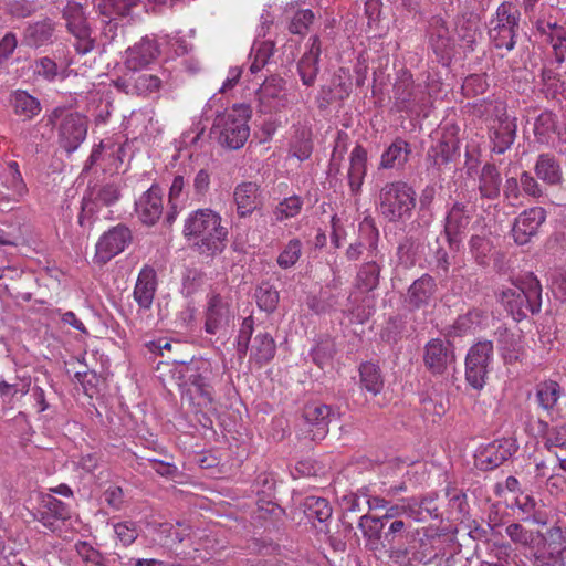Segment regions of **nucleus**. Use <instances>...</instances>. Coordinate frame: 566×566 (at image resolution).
<instances>
[{
  "mask_svg": "<svg viewBox=\"0 0 566 566\" xmlns=\"http://www.w3.org/2000/svg\"><path fill=\"white\" fill-rule=\"evenodd\" d=\"M386 524L378 517L369 514L360 516L358 522V528L361 531L364 538L366 539V546L370 551H377L380 546H385V542L381 541L382 531Z\"/></svg>",
  "mask_w": 566,
  "mask_h": 566,
  "instance_id": "nucleus-39",
  "label": "nucleus"
},
{
  "mask_svg": "<svg viewBox=\"0 0 566 566\" xmlns=\"http://www.w3.org/2000/svg\"><path fill=\"white\" fill-rule=\"evenodd\" d=\"M410 154V144L401 137H396L381 154L379 168H402L409 160Z\"/></svg>",
  "mask_w": 566,
  "mask_h": 566,
  "instance_id": "nucleus-37",
  "label": "nucleus"
},
{
  "mask_svg": "<svg viewBox=\"0 0 566 566\" xmlns=\"http://www.w3.org/2000/svg\"><path fill=\"white\" fill-rule=\"evenodd\" d=\"M182 234L200 255L214 258L227 245L228 230L220 213L210 208L192 211L185 220Z\"/></svg>",
  "mask_w": 566,
  "mask_h": 566,
  "instance_id": "nucleus-1",
  "label": "nucleus"
},
{
  "mask_svg": "<svg viewBox=\"0 0 566 566\" xmlns=\"http://www.w3.org/2000/svg\"><path fill=\"white\" fill-rule=\"evenodd\" d=\"M114 532L124 546H129L138 537L137 527L134 522L126 521L116 523L114 525Z\"/></svg>",
  "mask_w": 566,
  "mask_h": 566,
  "instance_id": "nucleus-63",
  "label": "nucleus"
},
{
  "mask_svg": "<svg viewBox=\"0 0 566 566\" xmlns=\"http://www.w3.org/2000/svg\"><path fill=\"white\" fill-rule=\"evenodd\" d=\"M339 413L328 405L310 403L303 411V419L313 441L322 440L328 432V424Z\"/></svg>",
  "mask_w": 566,
  "mask_h": 566,
  "instance_id": "nucleus-22",
  "label": "nucleus"
},
{
  "mask_svg": "<svg viewBox=\"0 0 566 566\" xmlns=\"http://www.w3.org/2000/svg\"><path fill=\"white\" fill-rule=\"evenodd\" d=\"M120 198V190L116 184H105L90 188L81 201L78 224L91 228L102 207H111Z\"/></svg>",
  "mask_w": 566,
  "mask_h": 566,
  "instance_id": "nucleus-12",
  "label": "nucleus"
},
{
  "mask_svg": "<svg viewBox=\"0 0 566 566\" xmlns=\"http://www.w3.org/2000/svg\"><path fill=\"white\" fill-rule=\"evenodd\" d=\"M75 551L84 563H90L92 566H108L103 554L86 541L77 542Z\"/></svg>",
  "mask_w": 566,
  "mask_h": 566,
  "instance_id": "nucleus-59",
  "label": "nucleus"
},
{
  "mask_svg": "<svg viewBox=\"0 0 566 566\" xmlns=\"http://www.w3.org/2000/svg\"><path fill=\"white\" fill-rule=\"evenodd\" d=\"M335 345L329 339L321 340L312 349L311 356L313 361L319 367L324 368L328 365L335 355Z\"/></svg>",
  "mask_w": 566,
  "mask_h": 566,
  "instance_id": "nucleus-60",
  "label": "nucleus"
},
{
  "mask_svg": "<svg viewBox=\"0 0 566 566\" xmlns=\"http://www.w3.org/2000/svg\"><path fill=\"white\" fill-rule=\"evenodd\" d=\"M450 513L454 520H463L469 514V504L467 494L453 486L446 489Z\"/></svg>",
  "mask_w": 566,
  "mask_h": 566,
  "instance_id": "nucleus-56",
  "label": "nucleus"
},
{
  "mask_svg": "<svg viewBox=\"0 0 566 566\" xmlns=\"http://www.w3.org/2000/svg\"><path fill=\"white\" fill-rule=\"evenodd\" d=\"M547 211L545 208L534 206L522 211L515 219L511 229L514 242L518 245L527 244L535 238L545 223Z\"/></svg>",
  "mask_w": 566,
  "mask_h": 566,
  "instance_id": "nucleus-17",
  "label": "nucleus"
},
{
  "mask_svg": "<svg viewBox=\"0 0 566 566\" xmlns=\"http://www.w3.org/2000/svg\"><path fill=\"white\" fill-rule=\"evenodd\" d=\"M428 43L439 63L449 65L454 53V40L446 21L440 17H432L427 30Z\"/></svg>",
  "mask_w": 566,
  "mask_h": 566,
  "instance_id": "nucleus-19",
  "label": "nucleus"
},
{
  "mask_svg": "<svg viewBox=\"0 0 566 566\" xmlns=\"http://www.w3.org/2000/svg\"><path fill=\"white\" fill-rule=\"evenodd\" d=\"M484 318L485 313L482 310L472 308L468 311L465 314L460 315L452 325L454 335L462 336L474 331L482 324Z\"/></svg>",
  "mask_w": 566,
  "mask_h": 566,
  "instance_id": "nucleus-54",
  "label": "nucleus"
},
{
  "mask_svg": "<svg viewBox=\"0 0 566 566\" xmlns=\"http://www.w3.org/2000/svg\"><path fill=\"white\" fill-rule=\"evenodd\" d=\"M261 112H279L286 107L289 99L285 93V81L279 76L268 77L256 92Z\"/></svg>",
  "mask_w": 566,
  "mask_h": 566,
  "instance_id": "nucleus-25",
  "label": "nucleus"
},
{
  "mask_svg": "<svg viewBox=\"0 0 566 566\" xmlns=\"http://www.w3.org/2000/svg\"><path fill=\"white\" fill-rule=\"evenodd\" d=\"M420 239L411 233H407L398 243L397 259L399 264L410 268L417 262L420 252Z\"/></svg>",
  "mask_w": 566,
  "mask_h": 566,
  "instance_id": "nucleus-48",
  "label": "nucleus"
},
{
  "mask_svg": "<svg viewBox=\"0 0 566 566\" xmlns=\"http://www.w3.org/2000/svg\"><path fill=\"white\" fill-rule=\"evenodd\" d=\"M378 240L379 232L376 228H373V238L369 242V252L374 256L373 260L364 262L355 276V287L364 293L375 291L379 285L380 273L382 270L381 260L384 255L378 258Z\"/></svg>",
  "mask_w": 566,
  "mask_h": 566,
  "instance_id": "nucleus-20",
  "label": "nucleus"
},
{
  "mask_svg": "<svg viewBox=\"0 0 566 566\" xmlns=\"http://www.w3.org/2000/svg\"><path fill=\"white\" fill-rule=\"evenodd\" d=\"M321 41L317 35L310 38V48L297 63L303 85L313 86L319 72Z\"/></svg>",
  "mask_w": 566,
  "mask_h": 566,
  "instance_id": "nucleus-32",
  "label": "nucleus"
},
{
  "mask_svg": "<svg viewBox=\"0 0 566 566\" xmlns=\"http://www.w3.org/2000/svg\"><path fill=\"white\" fill-rule=\"evenodd\" d=\"M535 29L543 42L551 46L554 61L562 65L566 61V22L538 20Z\"/></svg>",
  "mask_w": 566,
  "mask_h": 566,
  "instance_id": "nucleus-26",
  "label": "nucleus"
},
{
  "mask_svg": "<svg viewBox=\"0 0 566 566\" xmlns=\"http://www.w3.org/2000/svg\"><path fill=\"white\" fill-rule=\"evenodd\" d=\"M560 386L554 380H546L537 385L536 399L541 408L551 411L560 397Z\"/></svg>",
  "mask_w": 566,
  "mask_h": 566,
  "instance_id": "nucleus-53",
  "label": "nucleus"
},
{
  "mask_svg": "<svg viewBox=\"0 0 566 566\" xmlns=\"http://www.w3.org/2000/svg\"><path fill=\"white\" fill-rule=\"evenodd\" d=\"M138 219L146 226L155 224L163 214V193L158 185H153L135 202Z\"/></svg>",
  "mask_w": 566,
  "mask_h": 566,
  "instance_id": "nucleus-29",
  "label": "nucleus"
},
{
  "mask_svg": "<svg viewBox=\"0 0 566 566\" xmlns=\"http://www.w3.org/2000/svg\"><path fill=\"white\" fill-rule=\"evenodd\" d=\"M11 104L15 114L31 119L41 111V104L38 98L30 95L25 91H17L11 97Z\"/></svg>",
  "mask_w": 566,
  "mask_h": 566,
  "instance_id": "nucleus-50",
  "label": "nucleus"
},
{
  "mask_svg": "<svg viewBox=\"0 0 566 566\" xmlns=\"http://www.w3.org/2000/svg\"><path fill=\"white\" fill-rule=\"evenodd\" d=\"M34 517L50 532L55 533L61 530L60 523L71 518V510L66 503L46 494L42 497Z\"/></svg>",
  "mask_w": 566,
  "mask_h": 566,
  "instance_id": "nucleus-24",
  "label": "nucleus"
},
{
  "mask_svg": "<svg viewBox=\"0 0 566 566\" xmlns=\"http://www.w3.org/2000/svg\"><path fill=\"white\" fill-rule=\"evenodd\" d=\"M436 290L434 279L429 274H423L409 286L406 302L411 308L419 310L430 303Z\"/></svg>",
  "mask_w": 566,
  "mask_h": 566,
  "instance_id": "nucleus-34",
  "label": "nucleus"
},
{
  "mask_svg": "<svg viewBox=\"0 0 566 566\" xmlns=\"http://www.w3.org/2000/svg\"><path fill=\"white\" fill-rule=\"evenodd\" d=\"M422 359L433 376L443 375L455 363L454 346L449 340L432 338L424 345Z\"/></svg>",
  "mask_w": 566,
  "mask_h": 566,
  "instance_id": "nucleus-18",
  "label": "nucleus"
},
{
  "mask_svg": "<svg viewBox=\"0 0 566 566\" xmlns=\"http://www.w3.org/2000/svg\"><path fill=\"white\" fill-rule=\"evenodd\" d=\"M367 174V151L361 145H356L349 155L347 182L350 195L357 197L361 192V186Z\"/></svg>",
  "mask_w": 566,
  "mask_h": 566,
  "instance_id": "nucleus-31",
  "label": "nucleus"
},
{
  "mask_svg": "<svg viewBox=\"0 0 566 566\" xmlns=\"http://www.w3.org/2000/svg\"><path fill=\"white\" fill-rule=\"evenodd\" d=\"M31 70L35 80L46 83L64 81L69 76L67 65L60 67L57 63L49 56L35 59L31 64Z\"/></svg>",
  "mask_w": 566,
  "mask_h": 566,
  "instance_id": "nucleus-38",
  "label": "nucleus"
},
{
  "mask_svg": "<svg viewBox=\"0 0 566 566\" xmlns=\"http://www.w3.org/2000/svg\"><path fill=\"white\" fill-rule=\"evenodd\" d=\"M534 172L536 178L547 186L557 187L564 181L560 161L552 153H542L537 156Z\"/></svg>",
  "mask_w": 566,
  "mask_h": 566,
  "instance_id": "nucleus-33",
  "label": "nucleus"
},
{
  "mask_svg": "<svg viewBox=\"0 0 566 566\" xmlns=\"http://www.w3.org/2000/svg\"><path fill=\"white\" fill-rule=\"evenodd\" d=\"M0 191L6 202H19L27 195L28 188L15 161L9 163L0 175Z\"/></svg>",
  "mask_w": 566,
  "mask_h": 566,
  "instance_id": "nucleus-30",
  "label": "nucleus"
},
{
  "mask_svg": "<svg viewBox=\"0 0 566 566\" xmlns=\"http://www.w3.org/2000/svg\"><path fill=\"white\" fill-rule=\"evenodd\" d=\"M303 205V198L297 195L282 199L272 210L274 221L281 223L297 217L302 211Z\"/></svg>",
  "mask_w": 566,
  "mask_h": 566,
  "instance_id": "nucleus-52",
  "label": "nucleus"
},
{
  "mask_svg": "<svg viewBox=\"0 0 566 566\" xmlns=\"http://www.w3.org/2000/svg\"><path fill=\"white\" fill-rule=\"evenodd\" d=\"M417 193L412 186L403 180L386 182L379 190L377 211L390 223L407 222L416 208Z\"/></svg>",
  "mask_w": 566,
  "mask_h": 566,
  "instance_id": "nucleus-3",
  "label": "nucleus"
},
{
  "mask_svg": "<svg viewBox=\"0 0 566 566\" xmlns=\"http://www.w3.org/2000/svg\"><path fill=\"white\" fill-rule=\"evenodd\" d=\"M304 513L310 520H316L321 524H324L332 517L333 509L329 502L319 496H307L303 503Z\"/></svg>",
  "mask_w": 566,
  "mask_h": 566,
  "instance_id": "nucleus-49",
  "label": "nucleus"
},
{
  "mask_svg": "<svg viewBox=\"0 0 566 566\" xmlns=\"http://www.w3.org/2000/svg\"><path fill=\"white\" fill-rule=\"evenodd\" d=\"M517 450L515 439H496L479 448L475 454V467L481 471H492L513 457Z\"/></svg>",
  "mask_w": 566,
  "mask_h": 566,
  "instance_id": "nucleus-15",
  "label": "nucleus"
},
{
  "mask_svg": "<svg viewBox=\"0 0 566 566\" xmlns=\"http://www.w3.org/2000/svg\"><path fill=\"white\" fill-rule=\"evenodd\" d=\"M61 13L67 32L75 38V51L82 55L92 52L95 39L88 21L87 1L66 0Z\"/></svg>",
  "mask_w": 566,
  "mask_h": 566,
  "instance_id": "nucleus-7",
  "label": "nucleus"
},
{
  "mask_svg": "<svg viewBox=\"0 0 566 566\" xmlns=\"http://www.w3.org/2000/svg\"><path fill=\"white\" fill-rule=\"evenodd\" d=\"M250 116L249 105L235 104L214 118L210 134L221 147L230 150L240 149L250 136Z\"/></svg>",
  "mask_w": 566,
  "mask_h": 566,
  "instance_id": "nucleus-4",
  "label": "nucleus"
},
{
  "mask_svg": "<svg viewBox=\"0 0 566 566\" xmlns=\"http://www.w3.org/2000/svg\"><path fill=\"white\" fill-rule=\"evenodd\" d=\"M542 292L539 280L530 272L517 277L512 287L502 290L499 302L514 321L521 322L541 312Z\"/></svg>",
  "mask_w": 566,
  "mask_h": 566,
  "instance_id": "nucleus-2",
  "label": "nucleus"
},
{
  "mask_svg": "<svg viewBox=\"0 0 566 566\" xmlns=\"http://www.w3.org/2000/svg\"><path fill=\"white\" fill-rule=\"evenodd\" d=\"M502 178L494 164H485L479 176V192L481 198L494 200L500 196Z\"/></svg>",
  "mask_w": 566,
  "mask_h": 566,
  "instance_id": "nucleus-40",
  "label": "nucleus"
},
{
  "mask_svg": "<svg viewBox=\"0 0 566 566\" xmlns=\"http://www.w3.org/2000/svg\"><path fill=\"white\" fill-rule=\"evenodd\" d=\"M140 0H93L99 17H129Z\"/></svg>",
  "mask_w": 566,
  "mask_h": 566,
  "instance_id": "nucleus-44",
  "label": "nucleus"
},
{
  "mask_svg": "<svg viewBox=\"0 0 566 566\" xmlns=\"http://www.w3.org/2000/svg\"><path fill=\"white\" fill-rule=\"evenodd\" d=\"M360 384L373 396H377L384 388V378L378 365L365 361L359 366Z\"/></svg>",
  "mask_w": 566,
  "mask_h": 566,
  "instance_id": "nucleus-47",
  "label": "nucleus"
},
{
  "mask_svg": "<svg viewBox=\"0 0 566 566\" xmlns=\"http://www.w3.org/2000/svg\"><path fill=\"white\" fill-rule=\"evenodd\" d=\"M49 120L52 124L59 122L57 142L67 154L74 153L85 140L87 135V119L77 112H67L65 107H55Z\"/></svg>",
  "mask_w": 566,
  "mask_h": 566,
  "instance_id": "nucleus-9",
  "label": "nucleus"
},
{
  "mask_svg": "<svg viewBox=\"0 0 566 566\" xmlns=\"http://www.w3.org/2000/svg\"><path fill=\"white\" fill-rule=\"evenodd\" d=\"M458 142L454 139H442L428 149L427 157L433 166L440 168L441 166L453 161L458 156Z\"/></svg>",
  "mask_w": 566,
  "mask_h": 566,
  "instance_id": "nucleus-45",
  "label": "nucleus"
},
{
  "mask_svg": "<svg viewBox=\"0 0 566 566\" xmlns=\"http://www.w3.org/2000/svg\"><path fill=\"white\" fill-rule=\"evenodd\" d=\"M205 277L206 274L202 271L196 268L187 269L182 275V293L186 296L195 294L205 283Z\"/></svg>",
  "mask_w": 566,
  "mask_h": 566,
  "instance_id": "nucleus-61",
  "label": "nucleus"
},
{
  "mask_svg": "<svg viewBox=\"0 0 566 566\" xmlns=\"http://www.w3.org/2000/svg\"><path fill=\"white\" fill-rule=\"evenodd\" d=\"M468 244L469 252L474 261L481 266L489 265L490 253L493 248L491 241L484 235L473 234Z\"/></svg>",
  "mask_w": 566,
  "mask_h": 566,
  "instance_id": "nucleus-55",
  "label": "nucleus"
},
{
  "mask_svg": "<svg viewBox=\"0 0 566 566\" xmlns=\"http://www.w3.org/2000/svg\"><path fill=\"white\" fill-rule=\"evenodd\" d=\"M254 298L258 307L262 312L272 314L277 308L280 302V293L269 282H262L255 289Z\"/></svg>",
  "mask_w": 566,
  "mask_h": 566,
  "instance_id": "nucleus-51",
  "label": "nucleus"
},
{
  "mask_svg": "<svg viewBox=\"0 0 566 566\" xmlns=\"http://www.w3.org/2000/svg\"><path fill=\"white\" fill-rule=\"evenodd\" d=\"M35 11V4L29 0H13L7 3V12L18 19L31 17Z\"/></svg>",
  "mask_w": 566,
  "mask_h": 566,
  "instance_id": "nucleus-64",
  "label": "nucleus"
},
{
  "mask_svg": "<svg viewBox=\"0 0 566 566\" xmlns=\"http://www.w3.org/2000/svg\"><path fill=\"white\" fill-rule=\"evenodd\" d=\"M499 350L505 363L512 364L518 360L521 353L520 337L507 328L499 327L495 332Z\"/></svg>",
  "mask_w": 566,
  "mask_h": 566,
  "instance_id": "nucleus-43",
  "label": "nucleus"
},
{
  "mask_svg": "<svg viewBox=\"0 0 566 566\" xmlns=\"http://www.w3.org/2000/svg\"><path fill=\"white\" fill-rule=\"evenodd\" d=\"M130 229L119 223L104 232L96 243L95 262L105 264L114 256L120 254L132 242Z\"/></svg>",
  "mask_w": 566,
  "mask_h": 566,
  "instance_id": "nucleus-16",
  "label": "nucleus"
},
{
  "mask_svg": "<svg viewBox=\"0 0 566 566\" xmlns=\"http://www.w3.org/2000/svg\"><path fill=\"white\" fill-rule=\"evenodd\" d=\"M438 494L434 492L428 493L421 497L408 499L407 510L409 511V517L422 522L427 517L441 518L439 505L437 503Z\"/></svg>",
  "mask_w": 566,
  "mask_h": 566,
  "instance_id": "nucleus-35",
  "label": "nucleus"
},
{
  "mask_svg": "<svg viewBox=\"0 0 566 566\" xmlns=\"http://www.w3.org/2000/svg\"><path fill=\"white\" fill-rule=\"evenodd\" d=\"M250 360L259 367L269 364L276 354V343L269 332H259L251 340Z\"/></svg>",
  "mask_w": 566,
  "mask_h": 566,
  "instance_id": "nucleus-36",
  "label": "nucleus"
},
{
  "mask_svg": "<svg viewBox=\"0 0 566 566\" xmlns=\"http://www.w3.org/2000/svg\"><path fill=\"white\" fill-rule=\"evenodd\" d=\"M485 112L490 114L492 123L489 125V138L491 150L495 154H504L511 148L516 138L517 124L515 117H510L506 105L494 101L485 104Z\"/></svg>",
  "mask_w": 566,
  "mask_h": 566,
  "instance_id": "nucleus-10",
  "label": "nucleus"
},
{
  "mask_svg": "<svg viewBox=\"0 0 566 566\" xmlns=\"http://www.w3.org/2000/svg\"><path fill=\"white\" fill-rule=\"evenodd\" d=\"M494 355L491 340H479L473 344L465 356V381L475 389L481 390L486 384Z\"/></svg>",
  "mask_w": 566,
  "mask_h": 566,
  "instance_id": "nucleus-11",
  "label": "nucleus"
},
{
  "mask_svg": "<svg viewBox=\"0 0 566 566\" xmlns=\"http://www.w3.org/2000/svg\"><path fill=\"white\" fill-rule=\"evenodd\" d=\"M233 201L239 218L250 217L263 205L261 185L255 181H242L234 187Z\"/></svg>",
  "mask_w": 566,
  "mask_h": 566,
  "instance_id": "nucleus-27",
  "label": "nucleus"
},
{
  "mask_svg": "<svg viewBox=\"0 0 566 566\" xmlns=\"http://www.w3.org/2000/svg\"><path fill=\"white\" fill-rule=\"evenodd\" d=\"M54 25L51 20H42L29 24L24 30V41L28 45L39 48L49 42L53 36Z\"/></svg>",
  "mask_w": 566,
  "mask_h": 566,
  "instance_id": "nucleus-46",
  "label": "nucleus"
},
{
  "mask_svg": "<svg viewBox=\"0 0 566 566\" xmlns=\"http://www.w3.org/2000/svg\"><path fill=\"white\" fill-rule=\"evenodd\" d=\"M234 313L228 297L220 294L208 295L205 310V332L209 335H216L221 329H226L233 319Z\"/></svg>",
  "mask_w": 566,
  "mask_h": 566,
  "instance_id": "nucleus-21",
  "label": "nucleus"
},
{
  "mask_svg": "<svg viewBox=\"0 0 566 566\" xmlns=\"http://www.w3.org/2000/svg\"><path fill=\"white\" fill-rule=\"evenodd\" d=\"M157 287L158 279L155 269L144 265L138 273L133 291V298L137 303L139 312L151 308Z\"/></svg>",
  "mask_w": 566,
  "mask_h": 566,
  "instance_id": "nucleus-28",
  "label": "nucleus"
},
{
  "mask_svg": "<svg viewBox=\"0 0 566 566\" xmlns=\"http://www.w3.org/2000/svg\"><path fill=\"white\" fill-rule=\"evenodd\" d=\"M314 21V13L310 9H303L295 12L290 24L289 31L293 34L304 35Z\"/></svg>",
  "mask_w": 566,
  "mask_h": 566,
  "instance_id": "nucleus-62",
  "label": "nucleus"
},
{
  "mask_svg": "<svg viewBox=\"0 0 566 566\" xmlns=\"http://www.w3.org/2000/svg\"><path fill=\"white\" fill-rule=\"evenodd\" d=\"M521 12L509 1L502 2L489 22V39L497 50L511 52L516 45Z\"/></svg>",
  "mask_w": 566,
  "mask_h": 566,
  "instance_id": "nucleus-6",
  "label": "nucleus"
},
{
  "mask_svg": "<svg viewBox=\"0 0 566 566\" xmlns=\"http://www.w3.org/2000/svg\"><path fill=\"white\" fill-rule=\"evenodd\" d=\"M159 54L157 41L146 35L125 51L124 65L127 71L138 72L157 60Z\"/></svg>",
  "mask_w": 566,
  "mask_h": 566,
  "instance_id": "nucleus-23",
  "label": "nucleus"
},
{
  "mask_svg": "<svg viewBox=\"0 0 566 566\" xmlns=\"http://www.w3.org/2000/svg\"><path fill=\"white\" fill-rule=\"evenodd\" d=\"M167 77L166 71H160L159 74L134 72L135 95L148 97L154 93H158Z\"/></svg>",
  "mask_w": 566,
  "mask_h": 566,
  "instance_id": "nucleus-42",
  "label": "nucleus"
},
{
  "mask_svg": "<svg viewBox=\"0 0 566 566\" xmlns=\"http://www.w3.org/2000/svg\"><path fill=\"white\" fill-rule=\"evenodd\" d=\"M434 542L420 528L410 531L401 542L388 547V557L399 566L428 565L438 557Z\"/></svg>",
  "mask_w": 566,
  "mask_h": 566,
  "instance_id": "nucleus-5",
  "label": "nucleus"
},
{
  "mask_svg": "<svg viewBox=\"0 0 566 566\" xmlns=\"http://www.w3.org/2000/svg\"><path fill=\"white\" fill-rule=\"evenodd\" d=\"M428 103L427 87L416 84L409 72H403L394 85V106L398 112L420 113Z\"/></svg>",
  "mask_w": 566,
  "mask_h": 566,
  "instance_id": "nucleus-13",
  "label": "nucleus"
},
{
  "mask_svg": "<svg viewBox=\"0 0 566 566\" xmlns=\"http://www.w3.org/2000/svg\"><path fill=\"white\" fill-rule=\"evenodd\" d=\"M533 133L537 143L548 145L553 135L559 134L557 114L552 111L542 112L535 118Z\"/></svg>",
  "mask_w": 566,
  "mask_h": 566,
  "instance_id": "nucleus-41",
  "label": "nucleus"
},
{
  "mask_svg": "<svg viewBox=\"0 0 566 566\" xmlns=\"http://www.w3.org/2000/svg\"><path fill=\"white\" fill-rule=\"evenodd\" d=\"M475 209L469 202L454 201L447 210L443 233L451 250L458 251Z\"/></svg>",
  "mask_w": 566,
  "mask_h": 566,
  "instance_id": "nucleus-14",
  "label": "nucleus"
},
{
  "mask_svg": "<svg viewBox=\"0 0 566 566\" xmlns=\"http://www.w3.org/2000/svg\"><path fill=\"white\" fill-rule=\"evenodd\" d=\"M181 375L185 385L192 387L182 394V398H187L193 403V394H196L200 399L197 402L199 407L208 408L212 406L214 399L213 389L210 384L212 376L211 363L203 358L191 359V361L184 366Z\"/></svg>",
  "mask_w": 566,
  "mask_h": 566,
  "instance_id": "nucleus-8",
  "label": "nucleus"
},
{
  "mask_svg": "<svg viewBox=\"0 0 566 566\" xmlns=\"http://www.w3.org/2000/svg\"><path fill=\"white\" fill-rule=\"evenodd\" d=\"M387 530L384 532V542L391 547L392 545L401 542L410 531L417 530L410 522H405L401 518L392 520L387 523Z\"/></svg>",
  "mask_w": 566,
  "mask_h": 566,
  "instance_id": "nucleus-57",
  "label": "nucleus"
},
{
  "mask_svg": "<svg viewBox=\"0 0 566 566\" xmlns=\"http://www.w3.org/2000/svg\"><path fill=\"white\" fill-rule=\"evenodd\" d=\"M302 249L303 243L300 239H291L279 254L276 259L277 265L284 270L294 266L302 255Z\"/></svg>",
  "mask_w": 566,
  "mask_h": 566,
  "instance_id": "nucleus-58",
  "label": "nucleus"
}]
</instances>
